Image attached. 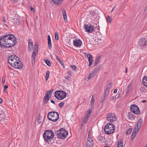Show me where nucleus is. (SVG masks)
Returning a JSON list of instances; mask_svg holds the SVG:
<instances>
[{
	"label": "nucleus",
	"instance_id": "nucleus-1",
	"mask_svg": "<svg viewBox=\"0 0 147 147\" xmlns=\"http://www.w3.org/2000/svg\"><path fill=\"white\" fill-rule=\"evenodd\" d=\"M1 39L5 47H9L13 46L17 43L15 36L13 34H8L4 36Z\"/></svg>",
	"mask_w": 147,
	"mask_h": 147
},
{
	"label": "nucleus",
	"instance_id": "nucleus-16",
	"mask_svg": "<svg viewBox=\"0 0 147 147\" xmlns=\"http://www.w3.org/2000/svg\"><path fill=\"white\" fill-rule=\"evenodd\" d=\"M138 131V130L137 129L136 130L135 129H134L131 135V140H133L134 139Z\"/></svg>",
	"mask_w": 147,
	"mask_h": 147
},
{
	"label": "nucleus",
	"instance_id": "nucleus-46",
	"mask_svg": "<svg viewBox=\"0 0 147 147\" xmlns=\"http://www.w3.org/2000/svg\"><path fill=\"white\" fill-rule=\"evenodd\" d=\"M55 38L57 40H58L59 39L58 34L56 32L55 33Z\"/></svg>",
	"mask_w": 147,
	"mask_h": 147
},
{
	"label": "nucleus",
	"instance_id": "nucleus-47",
	"mask_svg": "<svg viewBox=\"0 0 147 147\" xmlns=\"http://www.w3.org/2000/svg\"><path fill=\"white\" fill-rule=\"evenodd\" d=\"M145 89L144 87H142L140 89V91L142 92H145Z\"/></svg>",
	"mask_w": 147,
	"mask_h": 147
},
{
	"label": "nucleus",
	"instance_id": "nucleus-22",
	"mask_svg": "<svg viewBox=\"0 0 147 147\" xmlns=\"http://www.w3.org/2000/svg\"><path fill=\"white\" fill-rule=\"evenodd\" d=\"M52 1L56 4H60L62 3L63 0H52Z\"/></svg>",
	"mask_w": 147,
	"mask_h": 147
},
{
	"label": "nucleus",
	"instance_id": "nucleus-31",
	"mask_svg": "<svg viewBox=\"0 0 147 147\" xmlns=\"http://www.w3.org/2000/svg\"><path fill=\"white\" fill-rule=\"evenodd\" d=\"M94 95H93L92 96V99L91 101V105L92 107V106H94Z\"/></svg>",
	"mask_w": 147,
	"mask_h": 147
},
{
	"label": "nucleus",
	"instance_id": "nucleus-5",
	"mask_svg": "<svg viewBox=\"0 0 147 147\" xmlns=\"http://www.w3.org/2000/svg\"><path fill=\"white\" fill-rule=\"evenodd\" d=\"M115 127L111 123H108L105 127L104 131L105 133L107 134L112 133L115 131Z\"/></svg>",
	"mask_w": 147,
	"mask_h": 147
},
{
	"label": "nucleus",
	"instance_id": "nucleus-19",
	"mask_svg": "<svg viewBox=\"0 0 147 147\" xmlns=\"http://www.w3.org/2000/svg\"><path fill=\"white\" fill-rule=\"evenodd\" d=\"M142 82L144 85L147 87V77L145 76L143 77Z\"/></svg>",
	"mask_w": 147,
	"mask_h": 147
},
{
	"label": "nucleus",
	"instance_id": "nucleus-50",
	"mask_svg": "<svg viewBox=\"0 0 147 147\" xmlns=\"http://www.w3.org/2000/svg\"><path fill=\"white\" fill-rule=\"evenodd\" d=\"M71 67L73 69V70L75 71H76L77 70V68L76 66L75 65H72L71 66Z\"/></svg>",
	"mask_w": 147,
	"mask_h": 147
},
{
	"label": "nucleus",
	"instance_id": "nucleus-32",
	"mask_svg": "<svg viewBox=\"0 0 147 147\" xmlns=\"http://www.w3.org/2000/svg\"><path fill=\"white\" fill-rule=\"evenodd\" d=\"M109 90H107L106 89L105 90L104 94V97H107V96L108 95L109 93Z\"/></svg>",
	"mask_w": 147,
	"mask_h": 147
},
{
	"label": "nucleus",
	"instance_id": "nucleus-3",
	"mask_svg": "<svg viewBox=\"0 0 147 147\" xmlns=\"http://www.w3.org/2000/svg\"><path fill=\"white\" fill-rule=\"evenodd\" d=\"M47 116L49 120L53 122L57 121L59 117V113L55 111H51L49 112L47 114Z\"/></svg>",
	"mask_w": 147,
	"mask_h": 147
},
{
	"label": "nucleus",
	"instance_id": "nucleus-52",
	"mask_svg": "<svg viewBox=\"0 0 147 147\" xmlns=\"http://www.w3.org/2000/svg\"><path fill=\"white\" fill-rule=\"evenodd\" d=\"M29 8L32 12H34L35 10L32 6H30Z\"/></svg>",
	"mask_w": 147,
	"mask_h": 147
},
{
	"label": "nucleus",
	"instance_id": "nucleus-6",
	"mask_svg": "<svg viewBox=\"0 0 147 147\" xmlns=\"http://www.w3.org/2000/svg\"><path fill=\"white\" fill-rule=\"evenodd\" d=\"M55 96L57 99L62 100L66 97V94L62 91H57L55 92Z\"/></svg>",
	"mask_w": 147,
	"mask_h": 147
},
{
	"label": "nucleus",
	"instance_id": "nucleus-26",
	"mask_svg": "<svg viewBox=\"0 0 147 147\" xmlns=\"http://www.w3.org/2000/svg\"><path fill=\"white\" fill-rule=\"evenodd\" d=\"M96 74H95V73L93 72V71H92L90 73V74L89 75L88 77V80H90L91 79V78L93 77L94 75H95Z\"/></svg>",
	"mask_w": 147,
	"mask_h": 147
},
{
	"label": "nucleus",
	"instance_id": "nucleus-61",
	"mask_svg": "<svg viewBox=\"0 0 147 147\" xmlns=\"http://www.w3.org/2000/svg\"><path fill=\"white\" fill-rule=\"evenodd\" d=\"M115 97L114 96H112L111 97V100L112 101H113L115 99Z\"/></svg>",
	"mask_w": 147,
	"mask_h": 147
},
{
	"label": "nucleus",
	"instance_id": "nucleus-58",
	"mask_svg": "<svg viewBox=\"0 0 147 147\" xmlns=\"http://www.w3.org/2000/svg\"><path fill=\"white\" fill-rule=\"evenodd\" d=\"M3 23H6V20L4 16L3 17Z\"/></svg>",
	"mask_w": 147,
	"mask_h": 147
},
{
	"label": "nucleus",
	"instance_id": "nucleus-14",
	"mask_svg": "<svg viewBox=\"0 0 147 147\" xmlns=\"http://www.w3.org/2000/svg\"><path fill=\"white\" fill-rule=\"evenodd\" d=\"M74 45L76 47H80L82 44V41L80 40L75 39L73 41Z\"/></svg>",
	"mask_w": 147,
	"mask_h": 147
},
{
	"label": "nucleus",
	"instance_id": "nucleus-33",
	"mask_svg": "<svg viewBox=\"0 0 147 147\" xmlns=\"http://www.w3.org/2000/svg\"><path fill=\"white\" fill-rule=\"evenodd\" d=\"M44 60L47 65L49 66H50L51 65V63L49 60L46 59H44Z\"/></svg>",
	"mask_w": 147,
	"mask_h": 147
},
{
	"label": "nucleus",
	"instance_id": "nucleus-29",
	"mask_svg": "<svg viewBox=\"0 0 147 147\" xmlns=\"http://www.w3.org/2000/svg\"><path fill=\"white\" fill-rule=\"evenodd\" d=\"M56 59L58 61L60 64L63 67L64 66V64L62 61L59 58V57L56 55Z\"/></svg>",
	"mask_w": 147,
	"mask_h": 147
},
{
	"label": "nucleus",
	"instance_id": "nucleus-13",
	"mask_svg": "<svg viewBox=\"0 0 147 147\" xmlns=\"http://www.w3.org/2000/svg\"><path fill=\"white\" fill-rule=\"evenodd\" d=\"M142 119L141 118L138 121L134 129L136 130L137 129L138 130V131H139L142 126Z\"/></svg>",
	"mask_w": 147,
	"mask_h": 147
},
{
	"label": "nucleus",
	"instance_id": "nucleus-55",
	"mask_svg": "<svg viewBox=\"0 0 147 147\" xmlns=\"http://www.w3.org/2000/svg\"><path fill=\"white\" fill-rule=\"evenodd\" d=\"M90 113H87L86 114V116L85 117L88 118L89 117H90Z\"/></svg>",
	"mask_w": 147,
	"mask_h": 147
},
{
	"label": "nucleus",
	"instance_id": "nucleus-49",
	"mask_svg": "<svg viewBox=\"0 0 147 147\" xmlns=\"http://www.w3.org/2000/svg\"><path fill=\"white\" fill-rule=\"evenodd\" d=\"M64 105V102H61L59 103V104L58 105H59V106L60 107H62Z\"/></svg>",
	"mask_w": 147,
	"mask_h": 147
},
{
	"label": "nucleus",
	"instance_id": "nucleus-4",
	"mask_svg": "<svg viewBox=\"0 0 147 147\" xmlns=\"http://www.w3.org/2000/svg\"><path fill=\"white\" fill-rule=\"evenodd\" d=\"M55 134L58 138L64 139L68 135V132L64 129H61L56 131Z\"/></svg>",
	"mask_w": 147,
	"mask_h": 147
},
{
	"label": "nucleus",
	"instance_id": "nucleus-41",
	"mask_svg": "<svg viewBox=\"0 0 147 147\" xmlns=\"http://www.w3.org/2000/svg\"><path fill=\"white\" fill-rule=\"evenodd\" d=\"M132 130V129L131 128H130L128 129L126 131V135H129L131 133Z\"/></svg>",
	"mask_w": 147,
	"mask_h": 147
},
{
	"label": "nucleus",
	"instance_id": "nucleus-15",
	"mask_svg": "<svg viewBox=\"0 0 147 147\" xmlns=\"http://www.w3.org/2000/svg\"><path fill=\"white\" fill-rule=\"evenodd\" d=\"M146 40L145 38H142L139 41V43L141 47H143L146 45Z\"/></svg>",
	"mask_w": 147,
	"mask_h": 147
},
{
	"label": "nucleus",
	"instance_id": "nucleus-54",
	"mask_svg": "<svg viewBox=\"0 0 147 147\" xmlns=\"http://www.w3.org/2000/svg\"><path fill=\"white\" fill-rule=\"evenodd\" d=\"M5 77L4 76L2 78V83H4L5 81Z\"/></svg>",
	"mask_w": 147,
	"mask_h": 147
},
{
	"label": "nucleus",
	"instance_id": "nucleus-57",
	"mask_svg": "<svg viewBox=\"0 0 147 147\" xmlns=\"http://www.w3.org/2000/svg\"><path fill=\"white\" fill-rule=\"evenodd\" d=\"M37 121H38V123L39 124H40L41 123V120L39 118L38 119Z\"/></svg>",
	"mask_w": 147,
	"mask_h": 147
},
{
	"label": "nucleus",
	"instance_id": "nucleus-8",
	"mask_svg": "<svg viewBox=\"0 0 147 147\" xmlns=\"http://www.w3.org/2000/svg\"><path fill=\"white\" fill-rule=\"evenodd\" d=\"M131 111L134 114L138 115L140 114V111L139 107L136 105H131L130 107Z\"/></svg>",
	"mask_w": 147,
	"mask_h": 147
},
{
	"label": "nucleus",
	"instance_id": "nucleus-53",
	"mask_svg": "<svg viewBox=\"0 0 147 147\" xmlns=\"http://www.w3.org/2000/svg\"><path fill=\"white\" fill-rule=\"evenodd\" d=\"M87 141H90V142H93L92 138H89V137H88V138Z\"/></svg>",
	"mask_w": 147,
	"mask_h": 147
},
{
	"label": "nucleus",
	"instance_id": "nucleus-23",
	"mask_svg": "<svg viewBox=\"0 0 147 147\" xmlns=\"http://www.w3.org/2000/svg\"><path fill=\"white\" fill-rule=\"evenodd\" d=\"M100 57H98L96 58L94 64V66H96L100 62Z\"/></svg>",
	"mask_w": 147,
	"mask_h": 147
},
{
	"label": "nucleus",
	"instance_id": "nucleus-48",
	"mask_svg": "<svg viewBox=\"0 0 147 147\" xmlns=\"http://www.w3.org/2000/svg\"><path fill=\"white\" fill-rule=\"evenodd\" d=\"M88 118H87V117H85L84 118V123H86L87 120H88Z\"/></svg>",
	"mask_w": 147,
	"mask_h": 147
},
{
	"label": "nucleus",
	"instance_id": "nucleus-25",
	"mask_svg": "<svg viewBox=\"0 0 147 147\" xmlns=\"http://www.w3.org/2000/svg\"><path fill=\"white\" fill-rule=\"evenodd\" d=\"M63 15L64 20L66 22L67 21V16L65 10H63Z\"/></svg>",
	"mask_w": 147,
	"mask_h": 147
},
{
	"label": "nucleus",
	"instance_id": "nucleus-44",
	"mask_svg": "<svg viewBox=\"0 0 147 147\" xmlns=\"http://www.w3.org/2000/svg\"><path fill=\"white\" fill-rule=\"evenodd\" d=\"M48 45L49 49H51L52 47V45L51 41L48 42Z\"/></svg>",
	"mask_w": 147,
	"mask_h": 147
},
{
	"label": "nucleus",
	"instance_id": "nucleus-7",
	"mask_svg": "<svg viewBox=\"0 0 147 147\" xmlns=\"http://www.w3.org/2000/svg\"><path fill=\"white\" fill-rule=\"evenodd\" d=\"M106 119L109 122L113 123L114 121H116L117 117L114 114L109 113L107 115Z\"/></svg>",
	"mask_w": 147,
	"mask_h": 147
},
{
	"label": "nucleus",
	"instance_id": "nucleus-24",
	"mask_svg": "<svg viewBox=\"0 0 147 147\" xmlns=\"http://www.w3.org/2000/svg\"><path fill=\"white\" fill-rule=\"evenodd\" d=\"M94 145L93 142L87 141L86 147H92Z\"/></svg>",
	"mask_w": 147,
	"mask_h": 147
},
{
	"label": "nucleus",
	"instance_id": "nucleus-20",
	"mask_svg": "<svg viewBox=\"0 0 147 147\" xmlns=\"http://www.w3.org/2000/svg\"><path fill=\"white\" fill-rule=\"evenodd\" d=\"M123 141L122 139L119 140L118 142L117 147H123Z\"/></svg>",
	"mask_w": 147,
	"mask_h": 147
},
{
	"label": "nucleus",
	"instance_id": "nucleus-43",
	"mask_svg": "<svg viewBox=\"0 0 147 147\" xmlns=\"http://www.w3.org/2000/svg\"><path fill=\"white\" fill-rule=\"evenodd\" d=\"M65 79L64 80H65L66 81L67 80H68L69 81H71V78L70 77H69L68 76H66L64 77Z\"/></svg>",
	"mask_w": 147,
	"mask_h": 147
},
{
	"label": "nucleus",
	"instance_id": "nucleus-11",
	"mask_svg": "<svg viewBox=\"0 0 147 147\" xmlns=\"http://www.w3.org/2000/svg\"><path fill=\"white\" fill-rule=\"evenodd\" d=\"M53 91V90H51L47 91L45 93V96L43 99V102L45 103H47V101L49 99V95H51Z\"/></svg>",
	"mask_w": 147,
	"mask_h": 147
},
{
	"label": "nucleus",
	"instance_id": "nucleus-30",
	"mask_svg": "<svg viewBox=\"0 0 147 147\" xmlns=\"http://www.w3.org/2000/svg\"><path fill=\"white\" fill-rule=\"evenodd\" d=\"M131 84H129L127 88V89H126V94H128L131 88Z\"/></svg>",
	"mask_w": 147,
	"mask_h": 147
},
{
	"label": "nucleus",
	"instance_id": "nucleus-28",
	"mask_svg": "<svg viewBox=\"0 0 147 147\" xmlns=\"http://www.w3.org/2000/svg\"><path fill=\"white\" fill-rule=\"evenodd\" d=\"M87 56L88 57V60L89 62H90V61H92H92H93L92 56V55L90 54L89 53L87 55Z\"/></svg>",
	"mask_w": 147,
	"mask_h": 147
},
{
	"label": "nucleus",
	"instance_id": "nucleus-10",
	"mask_svg": "<svg viewBox=\"0 0 147 147\" xmlns=\"http://www.w3.org/2000/svg\"><path fill=\"white\" fill-rule=\"evenodd\" d=\"M84 28L86 32L89 33H92L94 30V26L90 25L84 24Z\"/></svg>",
	"mask_w": 147,
	"mask_h": 147
},
{
	"label": "nucleus",
	"instance_id": "nucleus-59",
	"mask_svg": "<svg viewBox=\"0 0 147 147\" xmlns=\"http://www.w3.org/2000/svg\"><path fill=\"white\" fill-rule=\"evenodd\" d=\"M67 74L70 75V76H71L72 75V72L70 71H69L68 72H67Z\"/></svg>",
	"mask_w": 147,
	"mask_h": 147
},
{
	"label": "nucleus",
	"instance_id": "nucleus-64",
	"mask_svg": "<svg viewBox=\"0 0 147 147\" xmlns=\"http://www.w3.org/2000/svg\"><path fill=\"white\" fill-rule=\"evenodd\" d=\"M117 89H115L114 90L113 92L115 93H116L117 92Z\"/></svg>",
	"mask_w": 147,
	"mask_h": 147
},
{
	"label": "nucleus",
	"instance_id": "nucleus-27",
	"mask_svg": "<svg viewBox=\"0 0 147 147\" xmlns=\"http://www.w3.org/2000/svg\"><path fill=\"white\" fill-rule=\"evenodd\" d=\"M31 39L30 38H29L28 39V48L29 50H31V47H30V46H32L33 45V43L31 42Z\"/></svg>",
	"mask_w": 147,
	"mask_h": 147
},
{
	"label": "nucleus",
	"instance_id": "nucleus-35",
	"mask_svg": "<svg viewBox=\"0 0 147 147\" xmlns=\"http://www.w3.org/2000/svg\"><path fill=\"white\" fill-rule=\"evenodd\" d=\"M3 44H4L2 40V39L1 38L0 39V49H1L2 47H5V46L3 45Z\"/></svg>",
	"mask_w": 147,
	"mask_h": 147
},
{
	"label": "nucleus",
	"instance_id": "nucleus-34",
	"mask_svg": "<svg viewBox=\"0 0 147 147\" xmlns=\"http://www.w3.org/2000/svg\"><path fill=\"white\" fill-rule=\"evenodd\" d=\"M50 72L49 71H47L46 72V76H45V79L47 81L49 78V75Z\"/></svg>",
	"mask_w": 147,
	"mask_h": 147
},
{
	"label": "nucleus",
	"instance_id": "nucleus-51",
	"mask_svg": "<svg viewBox=\"0 0 147 147\" xmlns=\"http://www.w3.org/2000/svg\"><path fill=\"white\" fill-rule=\"evenodd\" d=\"M106 97H104V96H103L102 98L101 99V103L103 102L105 100V99L106 98Z\"/></svg>",
	"mask_w": 147,
	"mask_h": 147
},
{
	"label": "nucleus",
	"instance_id": "nucleus-37",
	"mask_svg": "<svg viewBox=\"0 0 147 147\" xmlns=\"http://www.w3.org/2000/svg\"><path fill=\"white\" fill-rule=\"evenodd\" d=\"M107 22L109 23H111L112 21V19L109 16H108L107 17Z\"/></svg>",
	"mask_w": 147,
	"mask_h": 147
},
{
	"label": "nucleus",
	"instance_id": "nucleus-39",
	"mask_svg": "<svg viewBox=\"0 0 147 147\" xmlns=\"http://www.w3.org/2000/svg\"><path fill=\"white\" fill-rule=\"evenodd\" d=\"M98 41H97V44L99 45H101L102 43H103V41L101 39H98Z\"/></svg>",
	"mask_w": 147,
	"mask_h": 147
},
{
	"label": "nucleus",
	"instance_id": "nucleus-2",
	"mask_svg": "<svg viewBox=\"0 0 147 147\" xmlns=\"http://www.w3.org/2000/svg\"><path fill=\"white\" fill-rule=\"evenodd\" d=\"M54 136L53 132L50 130L45 131L43 134V137L45 140L48 143L51 142L53 139Z\"/></svg>",
	"mask_w": 147,
	"mask_h": 147
},
{
	"label": "nucleus",
	"instance_id": "nucleus-62",
	"mask_svg": "<svg viewBox=\"0 0 147 147\" xmlns=\"http://www.w3.org/2000/svg\"><path fill=\"white\" fill-rule=\"evenodd\" d=\"M8 88V86L5 85L4 86V90H6Z\"/></svg>",
	"mask_w": 147,
	"mask_h": 147
},
{
	"label": "nucleus",
	"instance_id": "nucleus-18",
	"mask_svg": "<svg viewBox=\"0 0 147 147\" xmlns=\"http://www.w3.org/2000/svg\"><path fill=\"white\" fill-rule=\"evenodd\" d=\"M128 117L129 119L131 120H134L135 119V117L133 115L131 112L128 113Z\"/></svg>",
	"mask_w": 147,
	"mask_h": 147
},
{
	"label": "nucleus",
	"instance_id": "nucleus-9",
	"mask_svg": "<svg viewBox=\"0 0 147 147\" xmlns=\"http://www.w3.org/2000/svg\"><path fill=\"white\" fill-rule=\"evenodd\" d=\"M35 48L33 49V52L32 53V63H34L35 61V59L36 58V55L38 54V45L35 44Z\"/></svg>",
	"mask_w": 147,
	"mask_h": 147
},
{
	"label": "nucleus",
	"instance_id": "nucleus-56",
	"mask_svg": "<svg viewBox=\"0 0 147 147\" xmlns=\"http://www.w3.org/2000/svg\"><path fill=\"white\" fill-rule=\"evenodd\" d=\"M48 42L51 41V38L50 36L49 35H48Z\"/></svg>",
	"mask_w": 147,
	"mask_h": 147
},
{
	"label": "nucleus",
	"instance_id": "nucleus-63",
	"mask_svg": "<svg viewBox=\"0 0 147 147\" xmlns=\"http://www.w3.org/2000/svg\"><path fill=\"white\" fill-rule=\"evenodd\" d=\"M11 1L14 3H16L17 2V0H11Z\"/></svg>",
	"mask_w": 147,
	"mask_h": 147
},
{
	"label": "nucleus",
	"instance_id": "nucleus-38",
	"mask_svg": "<svg viewBox=\"0 0 147 147\" xmlns=\"http://www.w3.org/2000/svg\"><path fill=\"white\" fill-rule=\"evenodd\" d=\"M112 85V83L111 82H110L107 85L106 89L109 90L111 88Z\"/></svg>",
	"mask_w": 147,
	"mask_h": 147
},
{
	"label": "nucleus",
	"instance_id": "nucleus-45",
	"mask_svg": "<svg viewBox=\"0 0 147 147\" xmlns=\"http://www.w3.org/2000/svg\"><path fill=\"white\" fill-rule=\"evenodd\" d=\"M2 122H4L5 123H6L8 121V119H6L5 117L4 118H3V119H2L1 121Z\"/></svg>",
	"mask_w": 147,
	"mask_h": 147
},
{
	"label": "nucleus",
	"instance_id": "nucleus-42",
	"mask_svg": "<svg viewBox=\"0 0 147 147\" xmlns=\"http://www.w3.org/2000/svg\"><path fill=\"white\" fill-rule=\"evenodd\" d=\"M20 60H17V59H14V60L13 59V60L12 62H13L12 63V64H10V65H11L12 66V67H13V65H14L16 63V62H17L18 61H19Z\"/></svg>",
	"mask_w": 147,
	"mask_h": 147
},
{
	"label": "nucleus",
	"instance_id": "nucleus-60",
	"mask_svg": "<svg viewBox=\"0 0 147 147\" xmlns=\"http://www.w3.org/2000/svg\"><path fill=\"white\" fill-rule=\"evenodd\" d=\"M92 61H90V62H89V67H90V66H91L92 64Z\"/></svg>",
	"mask_w": 147,
	"mask_h": 147
},
{
	"label": "nucleus",
	"instance_id": "nucleus-12",
	"mask_svg": "<svg viewBox=\"0 0 147 147\" xmlns=\"http://www.w3.org/2000/svg\"><path fill=\"white\" fill-rule=\"evenodd\" d=\"M13 67L16 69H21L23 66L22 62L19 60L14 65H13Z\"/></svg>",
	"mask_w": 147,
	"mask_h": 147
},
{
	"label": "nucleus",
	"instance_id": "nucleus-40",
	"mask_svg": "<svg viewBox=\"0 0 147 147\" xmlns=\"http://www.w3.org/2000/svg\"><path fill=\"white\" fill-rule=\"evenodd\" d=\"M13 60V59L12 58H11L10 57H9L8 58V63L9 64H12V61Z\"/></svg>",
	"mask_w": 147,
	"mask_h": 147
},
{
	"label": "nucleus",
	"instance_id": "nucleus-36",
	"mask_svg": "<svg viewBox=\"0 0 147 147\" xmlns=\"http://www.w3.org/2000/svg\"><path fill=\"white\" fill-rule=\"evenodd\" d=\"M9 57H10L11 58H12L14 60V59H17L18 60H20V59L16 55H11L9 56Z\"/></svg>",
	"mask_w": 147,
	"mask_h": 147
},
{
	"label": "nucleus",
	"instance_id": "nucleus-17",
	"mask_svg": "<svg viewBox=\"0 0 147 147\" xmlns=\"http://www.w3.org/2000/svg\"><path fill=\"white\" fill-rule=\"evenodd\" d=\"M12 22L15 25L18 24L20 22V20L16 18H14L13 19Z\"/></svg>",
	"mask_w": 147,
	"mask_h": 147
},
{
	"label": "nucleus",
	"instance_id": "nucleus-21",
	"mask_svg": "<svg viewBox=\"0 0 147 147\" xmlns=\"http://www.w3.org/2000/svg\"><path fill=\"white\" fill-rule=\"evenodd\" d=\"M101 65H100L98 66L97 67H96V68H95L94 70H93L92 71H93V72H94L95 74H96L97 72L98 71L101 67Z\"/></svg>",
	"mask_w": 147,
	"mask_h": 147
}]
</instances>
